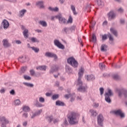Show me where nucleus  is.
Here are the masks:
<instances>
[{
	"mask_svg": "<svg viewBox=\"0 0 127 127\" xmlns=\"http://www.w3.org/2000/svg\"><path fill=\"white\" fill-rule=\"evenodd\" d=\"M71 94H65L64 95V98H65V99H69V98H70V97H71Z\"/></svg>",
	"mask_w": 127,
	"mask_h": 127,
	"instance_id": "4d7b16f0",
	"label": "nucleus"
},
{
	"mask_svg": "<svg viewBox=\"0 0 127 127\" xmlns=\"http://www.w3.org/2000/svg\"><path fill=\"white\" fill-rule=\"evenodd\" d=\"M2 43L5 48H7V47H10V44L9 43V42L7 41V40H3Z\"/></svg>",
	"mask_w": 127,
	"mask_h": 127,
	"instance_id": "f3484780",
	"label": "nucleus"
},
{
	"mask_svg": "<svg viewBox=\"0 0 127 127\" xmlns=\"http://www.w3.org/2000/svg\"><path fill=\"white\" fill-rule=\"evenodd\" d=\"M67 62L68 64H69V65H71L73 68H77L78 67L79 64L78 63V62L76 61L75 58L74 57H70L67 59Z\"/></svg>",
	"mask_w": 127,
	"mask_h": 127,
	"instance_id": "20e7f679",
	"label": "nucleus"
},
{
	"mask_svg": "<svg viewBox=\"0 0 127 127\" xmlns=\"http://www.w3.org/2000/svg\"><path fill=\"white\" fill-rule=\"evenodd\" d=\"M69 30H70V31H75V29L76 28V26L75 25H73L71 26L70 27H69Z\"/></svg>",
	"mask_w": 127,
	"mask_h": 127,
	"instance_id": "de8ad7c7",
	"label": "nucleus"
},
{
	"mask_svg": "<svg viewBox=\"0 0 127 127\" xmlns=\"http://www.w3.org/2000/svg\"><path fill=\"white\" fill-rule=\"evenodd\" d=\"M68 122L70 125H78V122L77 121V113L71 112L67 115Z\"/></svg>",
	"mask_w": 127,
	"mask_h": 127,
	"instance_id": "f03ea898",
	"label": "nucleus"
},
{
	"mask_svg": "<svg viewBox=\"0 0 127 127\" xmlns=\"http://www.w3.org/2000/svg\"><path fill=\"white\" fill-rule=\"evenodd\" d=\"M26 126H27V121H25L23 123V126L25 127Z\"/></svg>",
	"mask_w": 127,
	"mask_h": 127,
	"instance_id": "69168bd1",
	"label": "nucleus"
},
{
	"mask_svg": "<svg viewBox=\"0 0 127 127\" xmlns=\"http://www.w3.org/2000/svg\"><path fill=\"white\" fill-rule=\"evenodd\" d=\"M36 5H40V6L43 4V2L42 1H38L36 3Z\"/></svg>",
	"mask_w": 127,
	"mask_h": 127,
	"instance_id": "5fc2aeb1",
	"label": "nucleus"
},
{
	"mask_svg": "<svg viewBox=\"0 0 127 127\" xmlns=\"http://www.w3.org/2000/svg\"><path fill=\"white\" fill-rule=\"evenodd\" d=\"M112 77L115 81H121L122 80V77L118 74H113Z\"/></svg>",
	"mask_w": 127,
	"mask_h": 127,
	"instance_id": "6ab92c4d",
	"label": "nucleus"
},
{
	"mask_svg": "<svg viewBox=\"0 0 127 127\" xmlns=\"http://www.w3.org/2000/svg\"><path fill=\"white\" fill-rule=\"evenodd\" d=\"M47 120H48V121L50 124H51L52 121H53V116H48Z\"/></svg>",
	"mask_w": 127,
	"mask_h": 127,
	"instance_id": "e433bc0d",
	"label": "nucleus"
},
{
	"mask_svg": "<svg viewBox=\"0 0 127 127\" xmlns=\"http://www.w3.org/2000/svg\"><path fill=\"white\" fill-rule=\"evenodd\" d=\"M89 112L91 114L90 117H93V118H96L97 117V111L93 110V109H90L89 110Z\"/></svg>",
	"mask_w": 127,
	"mask_h": 127,
	"instance_id": "a211bd4d",
	"label": "nucleus"
},
{
	"mask_svg": "<svg viewBox=\"0 0 127 127\" xmlns=\"http://www.w3.org/2000/svg\"><path fill=\"white\" fill-rule=\"evenodd\" d=\"M106 67V65L103 63H100L99 64V68L101 69V70H104Z\"/></svg>",
	"mask_w": 127,
	"mask_h": 127,
	"instance_id": "58836bf2",
	"label": "nucleus"
},
{
	"mask_svg": "<svg viewBox=\"0 0 127 127\" xmlns=\"http://www.w3.org/2000/svg\"><path fill=\"white\" fill-rule=\"evenodd\" d=\"M59 69V66L58 65L54 64L51 67L50 69V74H53L54 72H57Z\"/></svg>",
	"mask_w": 127,
	"mask_h": 127,
	"instance_id": "f8f14e48",
	"label": "nucleus"
},
{
	"mask_svg": "<svg viewBox=\"0 0 127 127\" xmlns=\"http://www.w3.org/2000/svg\"><path fill=\"white\" fill-rule=\"evenodd\" d=\"M49 10H50V11H59V8L57 7H56L55 8H53L52 7H48Z\"/></svg>",
	"mask_w": 127,
	"mask_h": 127,
	"instance_id": "7c9ffc66",
	"label": "nucleus"
},
{
	"mask_svg": "<svg viewBox=\"0 0 127 127\" xmlns=\"http://www.w3.org/2000/svg\"><path fill=\"white\" fill-rule=\"evenodd\" d=\"M117 17V13L112 11V20L115 19Z\"/></svg>",
	"mask_w": 127,
	"mask_h": 127,
	"instance_id": "79ce46f5",
	"label": "nucleus"
},
{
	"mask_svg": "<svg viewBox=\"0 0 127 127\" xmlns=\"http://www.w3.org/2000/svg\"><path fill=\"white\" fill-rule=\"evenodd\" d=\"M118 11H119V12H121V13L124 12V9H123L122 8H120L118 9Z\"/></svg>",
	"mask_w": 127,
	"mask_h": 127,
	"instance_id": "0e129e2a",
	"label": "nucleus"
},
{
	"mask_svg": "<svg viewBox=\"0 0 127 127\" xmlns=\"http://www.w3.org/2000/svg\"><path fill=\"white\" fill-rule=\"evenodd\" d=\"M22 116L24 117V118H25V119L28 118V114L26 112V113H24L22 115Z\"/></svg>",
	"mask_w": 127,
	"mask_h": 127,
	"instance_id": "864d4df0",
	"label": "nucleus"
},
{
	"mask_svg": "<svg viewBox=\"0 0 127 127\" xmlns=\"http://www.w3.org/2000/svg\"><path fill=\"white\" fill-rule=\"evenodd\" d=\"M31 41L33 43H35V42H37V43H38V42H39V40H37L36 38H34V37H32L31 38Z\"/></svg>",
	"mask_w": 127,
	"mask_h": 127,
	"instance_id": "ea45409f",
	"label": "nucleus"
},
{
	"mask_svg": "<svg viewBox=\"0 0 127 127\" xmlns=\"http://www.w3.org/2000/svg\"><path fill=\"white\" fill-rule=\"evenodd\" d=\"M34 106H35L37 108H41V107L44 106L43 105H42V104L39 103V102H38V100H36L35 101V102L34 103Z\"/></svg>",
	"mask_w": 127,
	"mask_h": 127,
	"instance_id": "412c9836",
	"label": "nucleus"
},
{
	"mask_svg": "<svg viewBox=\"0 0 127 127\" xmlns=\"http://www.w3.org/2000/svg\"><path fill=\"white\" fill-rule=\"evenodd\" d=\"M0 93L1 94H4L5 93V89L4 88H2L0 90Z\"/></svg>",
	"mask_w": 127,
	"mask_h": 127,
	"instance_id": "bf43d9fd",
	"label": "nucleus"
},
{
	"mask_svg": "<svg viewBox=\"0 0 127 127\" xmlns=\"http://www.w3.org/2000/svg\"><path fill=\"white\" fill-rule=\"evenodd\" d=\"M56 18H58L60 23L64 24H67V20H66V19H65V18L62 17L61 15H58L56 16Z\"/></svg>",
	"mask_w": 127,
	"mask_h": 127,
	"instance_id": "9d476101",
	"label": "nucleus"
},
{
	"mask_svg": "<svg viewBox=\"0 0 127 127\" xmlns=\"http://www.w3.org/2000/svg\"><path fill=\"white\" fill-rule=\"evenodd\" d=\"M45 56L49 57V58H54L55 59H57L58 58L56 54L51 52H46L45 54Z\"/></svg>",
	"mask_w": 127,
	"mask_h": 127,
	"instance_id": "9b49d317",
	"label": "nucleus"
},
{
	"mask_svg": "<svg viewBox=\"0 0 127 127\" xmlns=\"http://www.w3.org/2000/svg\"><path fill=\"white\" fill-rule=\"evenodd\" d=\"M0 121L1 123V127H6V125L9 124L8 120L5 119L4 117H0Z\"/></svg>",
	"mask_w": 127,
	"mask_h": 127,
	"instance_id": "6e6552de",
	"label": "nucleus"
},
{
	"mask_svg": "<svg viewBox=\"0 0 127 127\" xmlns=\"http://www.w3.org/2000/svg\"><path fill=\"white\" fill-rule=\"evenodd\" d=\"M31 49H32L33 51H34L35 53H38V52H39V48L37 47H32Z\"/></svg>",
	"mask_w": 127,
	"mask_h": 127,
	"instance_id": "c9c22d12",
	"label": "nucleus"
},
{
	"mask_svg": "<svg viewBox=\"0 0 127 127\" xmlns=\"http://www.w3.org/2000/svg\"><path fill=\"white\" fill-rule=\"evenodd\" d=\"M72 22H73V18H72L71 16H69L67 23H72Z\"/></svg>",
	"mask_w": 127,
	"mask_h": 127,
	"instance_id": "a18cd8bd",
	"label": "nucleus"
},
{
	"mask_svg": "<svg viewBox=\"0 0 127 127\" xmlns=\"http://www.w3.org/2000/svg\"><path fill=\"white\" fill-rule=\"evenodd\" d=\"M42 113V109L39 110L35 113L32 112L30 114L31 119H34L35 117L40 116V114H41Z\"/></svg>",
	"mask_w": 127,
	"mask_h": 127,
	"instance_id": "ddd939ff",
	"label": "nucleus"
},
{
	"mask_svg": "<svg viewBox=\"0 0 127 127\" xmlns=\"http://www.w3.org/2000/svg\"><path fill=\"white\" fill-rule=\"evenodd\" d=\"M86 79L87 81H90V80L94 81V80H95V76H94V75L93 74L87 75Z\"/></svg>",
	"mask_w": 127,
	"mask_h": 127,
	"instance_id": "393cba45",
	"label": "nucleus"
},
{
	"mask_svg": "<svg viewBox=\"0 0 127 127\" xmlns=\"http://www.w3.org/2000/svg\"><path fill=\"white\" fill-rule=\"evenodd\" d=\"M71 9L72 11H73L74 10H76V8H75V6H74V5H71Z\"/></svg>",
	"mask_w": 127,
	"mask_h": 127,
	"instance_id": "e2e57ef3",
	"label": "nucleus"
},
{
	"mask_svg": "<svg viewBox=\"0 0 127 127\" xmlns=\"http://www.w3.org/2000/svg\"><path fill=\"white\" fill-rule=\"evenodd\" d=\"M39 24L43 26V27H47V22L45 21L40 20L39 21Z\"/></svg>",
	"mask_w": 127,
	"mask_h": 127,
	"instance_id": "b1692460",
	"label": "nucleus"
},
{
	"mask_svg": "<svg viewBox=\"0 0 127 127\" xmlns=\"http://www.w3.org/2000/svg\"><path fill=\"white\" fill-rule=\"evenodd\" d=\"M8 1H9V2H13V3H15V2L17 1V0H8Z\"/></svg>",
	"mask_w": 127,
	"mask_h": 127,
	"instance_id": "680f3d73",
	"label": "nucleus"
},
{
	"mask_svg": "<svg viewBox=\"0 0 127 127\" xmlns=\"http://www.w3.org/2000/svg\"><path fill=\"white\" fill-rule=\"evenodd\" d=\"M84 74V68L81 67L78 72V78L77 79V85H79V87L77 89V91L78 92H81L82 93H84L86 92V87L83 86V82L81 80L82 79V77H83V75Z\"/></svg>",
	"mask_w": 127,
	"mask_h": 127,
	"instance_id": "f257e3e1",
	"label": "nucleus"
},
{
	"mask_svg": "<svg viewBox=\"0 0 127 127\" xmlns=\"http://www.w3.org/2000/svg\"><path fill=\"white\" fill-rule=\"evenodd\" d=\"M54 45L55 46H57V47H58L60 49H65V47L64 45H63L60 41L58 40H55L54 41Z\"/></svg>",
	"mask_w": 127,
	"mask_h": 127,
	"instance_id": "1a4fd4ad",
	"label": "nucleus"
},
{
	"mask_svg": "<svg viewBox=\"0 0 127 127\" xmlns=\"http://www.w3.org/2000/svg\"><path fill=\"white\" fill-rule=\"evenodd\" d=\"M120 22L122 24H124L125 23V20L123 19H120Z\"/></svg>",
	"mask_w": 127,
	"mask_h": 127,
	"instance_id": "774afa93",
	"label": "nucleus"
},
{
	"mask_svg": "<svg viewBox=\"0 0 127 127\" xmlns=\"http://www.w3.org/2000/svg\"><path fill=\"white\" fill-rule=\"evenodd\" d=\"M71 67H70V66L69 65H65V71L69 73L70 72H71Z\"/></svg>",
	"mask_w": 127,
	"mask_h": 127,
	"instance_id": "a19ab883",
	"label": "nucleus"
},
{
	"mask_svg": "<svg viewBox=\"0 0 127 127\" xmlns=\"http://www.w3.org/2000/svg\"><path fill=\"white\" fill-rule=\"evenodd\" d=\"M103 77L108 78V77H110V74L109 73H105L103 74Z\"/></svg>",
	"mask_w": 127,
	"mask_h": 127,
	"instance_id": "6e6d98bb",
	"label": "nucleus"
},
{
	"mask_svg": "<svg viewBox=\"0 0 127 127\" xmlns=\"http://www.w3.org/2000/svg\"><path fill=\"white\" fill-rule=\"evenodd\" d=\"M116 92L118 94V97L122 98L124 95L125 98L127 99V89L124 87L117 88L115 89Z\"/></svg>",
	"mask_w": 127,
	"mask_h": 127,
	"instance_id": "7ed1b4c3",
	"label": "nucleus"
},
{
	"mask_svg": "<svg viewBox=\"0 0 127 127\" xmlns=\"http://www.w3.org/2000/svg\"><path fill=\"white\" fill-rule=\"evenodd\" d=\"M103 26H105L106 25H108V21H104L103 23H102Z\"/></svg>",
	"mask_w": 127,
	"mask_h": 127,
	"instance_id": "052dcab7",
	"label": "nucleus"
},
{
	"mask_svg": "<svg viewBox=\"0 0 127 127\" xmlns=\"http://www.w3.org/2000/svg\"><path fill=\"white\" fill-rule=\"evenodd\" d=\"M24 79L25 80H27L28 81H30V80H31V77L27 75H24Z\"/></svg>",
	"mask_w": 127,
	"mask_h": 127,
	"instance_id": "49530a36",
	"label": "nucleus"
},
{
	"mask_svg": "<svg viewBox=\"0 0 127 127\" xmlns=\"http://www.w3.org/2000/svg\"><path fill=\"white\" fill-rule=\"evenodd\" d=\"M25 12H26V10L25 9H23L20 10L19 12V17H23V16H24V14H25Z\"/></svg>",
	"mask_w": 127,
	"mask_h": 127,
	"instance_id": "a878e982",
	"label": "nucleus"
},
{
	"mask_svg": "<svg viewBox=\"0 0 127 127\" xmlns=\"http://www.w3.org/2000/svg\"><path fill=\"white\" fill-rule=\"evenodd\" d=\"M99 90L100 92L101 96L103 95V94H104V88H103V87L100 88Z\"/></svg>",
	"mask_w": 127,
	"mask_h": 127,
	"instance_id": "603ef678",
	"label": "nucleus"
},
{
	"mask_svg": "<svg viewBox=\"0 0 127 127\" xmlns=\"http://www.w3.org/2000/svg\"><path fill=\"white\" fill-rule=\"evenodd\" d=\"M9 93L10 95H12V96H14V95H15V91H14V89H12L9 91Z\"/></svg>",
	"mask_w": 127,
	"mask_h": 127,
	"instance_id": "3c124183",
	"label": "nucleus"
},
{
	"mask_svg": "<svg viewBox=\"0 0 127 127\" xmlns=\"http://www.w3.org/2000/svg\"><path fill=\"white\" fill-rule=\"evenodd\" d=\"M69 30L70 28L65 27L63 29L62 31L64 32V33H65V34H68V32H69Z\"/></svg>",
	"mask_w": 127,
	"mask_h": 127,
	"instance_id": "2f4dec72",
	"label": "nucleus"
},
{
	"mask_svg": "<svg viewBox=\"0 0 127 127\" xmlns=\"http://www.w3.org/2000/svg\"><path fill=\"white\" fill-rule=\"evenodd\" d=\"M59 122V120L57 119L54 120V121H53L54 124H56V123H58Z\"/></svg>",
	"mask_w": 127,
	"mask_h": 127,
	"instance_id": "338daca9",
	"label": "nucleus"
},
{
	"mask_svg": "<svg viewBox=\"0 0 127 127\" xmlns=\"http://www.w3.org/2000/svg\"><path fill=\"white\" fill-rule=\"evenodd\" d=\"M39 101L40 103H44V102H45V99L43 97H40Z\"/></svg>",
	"mask_w": 127,
	"mask_h": 127,
	"instance_id": "8fccbe9b",
	"label": "nucleus"
},
{
	"mask_svg": "<svg viewBox=\"0 0 127 127\" xmlns=\"http://www.w3.org/2000/svg\"><path fill=\"white\" fill-rule=\"evenodd\" d=\"M30 74L31 76H34V75H35V71L34 69H31L30 70Z\"/></svg>",
	"mask_w": 127,
	"mask_h": 127,
	"instance_id": "09e8293b",
	"label": "nucleus"
},
{
	"mask_svg": "<svg viewBox=\"0 0 127 127\" xmlns=\"http://www.w3.org/2000/svg\"><path fill=\"white\" fill-rule=\"evenodd\" d=\"M112 34L115 37H118L119 36V32H118V30L114 28H112Z\"/></svg>",
	"mask_w": 127,
	"mask_h": 127,
	"instance_id": "aec40b11",
	"label": "nucleus"
},
{
	"mask_svg": "<svg viewBox=\"0 0 127 127\" xmlns=\"http://www.w3.org/2000/svg\"><path fill=\"white\" fill-rule=\"evenodd\" d=\"M23 85H25V86H26L27 87H30V88H32L34 87V85L32 83H29L28 82H23Z\"/></svg>",
	"mask_w": 127,
	"mask_h": 127,
	"instance_id": "f704fd0d",
	"label": "nucleus"
},
{
	"mask_svg": "<svg viewBox=\"0 0 127 127\" xmlns=\"http://www.w3.org/2000/svg\"><path fill=\"white\" fill-rule=\"evenodd\" d=\"M24 38H28L29 35H28V29H25L23 32Z\"/></svg>",
	"mask_w": 127,
	"mask_h": 127,
	"instance_id": "c85d7f7f",
	"label": "nucleus"
},
{
	"mask_svg": "<svg viewBox=\"0 0 127 127\" xmlns=\"http://www.w3.org/2000/svg\"><path fill=\"white\" fill-rule=\"evenodd\" d=\"M108 38H109V40L110 41H112V35L111 33H108L107 34H104L102 35V41H105V40H107Z\"/></svg>",
	"mask_w": 127,
	"mask_h": 127,
	"instance_id": "4468645a",
	"label": "nucleus"
},
{
	"mask_svg": "<svg viewBox=\"0 0 127 127\" xmlns=\"http://www.w3.org/2000/svg\"><path fill=\"white\" fill-rule=\"evenodd\" d=\"M97 124L100 127H104V116L102 114H100L97 118Z\"/></svg>",
	"mask_w": 127,
	"mask_h": 127,
	"instance_id": "0eeeda50",
	"label": "nucleus"
},
{
	"mask_svg": "<svg viewBox=\"0 0 127 127\" xmlns=\"http://www.w3.org/2000/svg\"><path fill=\"white\" fill-rule=\"evenodd\" d=\"M46 68L47 66L46 65H40L36 67L37 70H40L41 71H46Z\"/></svg>",
	"mask_w": 127,
	"mask_h": 127,
	"instance_id": "4be33fe9",
	"label": "nucleus"
},
{
	"mask_svg": "<svg viewBox=\"0 0 127 127\" xmlns=\"http://www.w3.org/2000/svg\"><path fill=\"white\" fill-rule=\"evenodd\" d=\"M26 66H22L19 71V74L22 75V74H24L25 71H26Z\"/></svg>",
	"mask_w": 127,
	"mask_h": 127,
	"instance_id": "cd10ccee",
	"label": "nucleus"
},
{
	"mask_svg": "<svg viewBox=\"0 0 127 127\" xmlns=\"http://www.w3.org/2000/svg\"><path fill=\"white\" fill-rule=\"evenodd\" d=\"M107 16L108 17V20L112 21V10L107 14Z\"/></svg>",
	"mask_w": 127,
	"mask_h": 127,
	"instance_id": "37998d69",
	"label": "nucleus"
},
{
	"mask_svg": "<svg viewBox=\"0 0 127 127\" xmlns=\"http://www.w3.org/2000/svg\"><path fill=\"white\" fill-rule=\"evenodd\" d=\"M91 41H92V42H93V43H96V42L97 41V37H96V34H93L92 37V40H90V42H91Z\"/></svg>",
	"mask_w": 127,
	"mask_h": 127,
	"instance_id": "473e14b6",
	"label": "nucleus"
},
{
	"mask_svg": "<svg viewBox=\"0 0 127 127\" xmlns=\"http://www.w3.org/2000/svg\"><path fill=\"white\" fill-rule=\"evenodd\" d=\"M113 113L114 115H116V116H119L120 117L121 119H125V118H126V114L123 112L122 109H118L117 110L114 111H113Z\"/></svg>",
	"mask_w": 127,
	"mask_h": 127,
	"instance_id": "39448f33",
	"label": "nucleus"
},
{
	"mask_svg": "<svg viewBox=\"0 0 127 127\" xmlns=\"http://www.w3.org/2000/svg\"><path fill=\"white\" fill-rule=\"evenodd\" d=\"M27 59V57L26 56H22V57H20L18 59V61H19L20 62H21V63H25V62H26V60Z\"/></svg>",
	"mask_w": 127,
	"mask_h": 127,
	"instance_id": "dca6fc26",
	"label": "nucleus"
},
{
	"mask_svg": "<svg viewBox=\"0 0 127 127\" xmlns=\"http://www.w3.org/2000/svg\"><path fill=\"white\" fill-rule=\"evenodd\" d=\"M105 96V100L107 103H108V104H110L112 102V100H111V98L110 97L112 96V90L109 89L108 92H106L104 94Z\"/></svg>",
	"mask_w": 127,
	"mask_h": 127,
	"instance_id": "423d86ee",
	"label": "nucleus"
},
{
	"mask_svg": "<svg viewBox=\"0 0 127 127\" xmlns=\"http://www.w3.org/2000/svg\"><path fill=\"white\" fill-rule=\"evenodd\" d=\"M64 125L65 126V127H67V126H68V124L67 119H65L64 122Z\"/></svg>",
	"mask_w": 127,
	"mask_h": 127,
	"instance_id": "13d9d810",
	"label": "nucleus"
},
{
	"mask_svg": "<svg viewBox=\"0 0 127 127\" xmlns=\"http://www.w3.org/2000/svg\"><path fill=\"white\" fill-rule=\"evenodd\" d=\"M14 103L16 106H19L20 105V100L19 99H16L14 101Z\"/></svg>",
	"mask_w": 127,
	"mask_h": 127,
	"instance_id": "c03bdc74",
	"label": "nucleus"
},
{
	"mask_svg": "<svg viewBox=\"0 0 127 127\" xmlns=\"http://www.w3.org/2000/svg\"><path fill=\"white\" fill-rule=\"evenodd\" d=\"M108 46L106 45L103 44L101 45V51L102 52H106L107 51V48Z\"/></svg>",
	"mask_w": 127,
	"mask_h": 127,
	"instance_id": "c756f323",
	"label": "nucleus"
},
{
	"mask_svg": "<svg viewBox=\"0 0 127 127\" xmlns=\"http://www.w3.org/2000/svg\"><path fill=\"white\" fill-rule=\"evenodd\" d=\"M22 110L23 112H25V113L30 112V108H29V107L27 106H23L22 107Z\"/></svg>",
	"mask_w": 127,
	"mask_h": 127,
	"instance_id": "bb28decb",
	"label": "nucleus"
},
{
	"mask_svg": "<svg viewBox=\"0 0 127 127\" xmlns=\"http://www.w3.org/2000/svg\"><path fill=\"white\" fill-rule=\"evenodd\" d=\"M56 105L59 106L60 107H64L65 103L60 100H58L56 102Z\"/></svg>",
	"mask_w": 127,
	"mask_h": 127,
	"instance_id": "5701e85b",
	"label": "nucleus"
},
{
	"mask_svg": "<svg viewBox=\"0 0 127 127\" xmlns=\"http://www.w3.org/2000/svg\"><path fill=\"white\" fill-rule=\"evenodd\" d=\"M59 98V94H54L52 97V99L53 100V101H55L56 100H57V99Z\"/></svg>",
	"mask_w": 127,
	"mask_h": 127,
	"instance_id": "4c0bfd02",
	"label": "nucleus"
},
{
	"mask_svg": "<svg viewBox=\"0 0 127 127\" xmlns=\"http://www.w3.org/2000/svg\"><path fill=\"white\" fill-rule=\"evenodd\" d=\"M97 4L99 5V6H101V7H103L104 6V1L102 0H97Z\"/></svg>",
	"mask_w": 127,
	"mask_h": 127,
	"instance_id": "72a5a7b5",
	"label": "nucleus"
},
{
	"mask_svg": "<svg viewBox=\"0 0 127 127\" xmlns=\"http://www.w3.org/2000/svg\"><path fill=\"white\" fill-rule=\"evenodd\" d=\"M1 25L3 26L4 29H7L9 26V23L7 20L4 19L1 23Z\"/></svg>",
	"mask_w": 127,
	"mask_h": 127,
	"instance_id": "2eb2a0df",
	"label": "nucleus"
}]
</instances>
